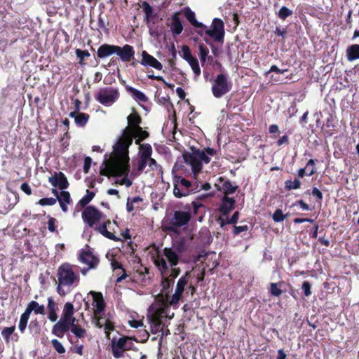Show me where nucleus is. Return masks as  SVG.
<instances>
[{"label":"nucleus","mask_w":359,"mask_h":359,"mask_svg":"<svg viewBox=\"0 0 359 359\" xmlns=\"http://www.w3.org/2000/svg\"><path fill=\"white\" fill-rule=\"evenodd\" d=\"M128 126L122 130L121 136L113 147L115 151L116 158L111 163V172L118 173L117 171L127 170V161L129 158L128 148L131 145V138L128 136L130 131L140 127L142 118L140 115L133 111L127 117Z\"/></svg>","instance_id":"1"},{"label":"nucleus","mask_w":359,"mask_h":359,"mask_svg":"<svg viewBox=\"0 0 359 359\" xmlns=\"http://www.w3.org/2000/svg\"><path fill=\"white\" fill-rule=\"evenodd\" d=\"M79 281V275L73 271L71 265L64 264L59 267L57 291L60 296H65L68 294L72 287L78 285Z\"/></svg>","instance_id":"2"},{"label":"nucleus","mask_w":359,"mask_h":359,"mask_svg":"<svg viewBox=\"0 0 359 359\" xmlns=\"http://www.w3.org/2000/svg\"><path fill=\"white\" fill-rule=\"evenodd\" d=\"M182 250L180 248H165L162 252H158L153 256L155 266L158 268L161 275L168 272L169 268L176 266L180 261V255Z\"/></svg>","instance_id":"3"},{"label":"nucleus","mask_w":359,"mask_h":359,"mask_svg":"<svg viewBox=\"0 0 359 359\" xmlns=\"http://www.w3.org/2000/svg\"><path fill=\"white\" fill-rule=\"evenodd\" d=\"M74 309L71 302H67L63 308L61 318L53 327L52 334L55 336L62 338L66 332H67L76 322L74 317Z\"/></svg>","instance_id":"4"},{"label":"nucleus","mask_w":359,"mask_h":359,"mask_svg":"<svg viewBox=\"0 0 359 359\" xmlns=\"http://www.w3.org/2000/svg\"><path fill=\"white\" fill-rule=\"evenodd\" d=\"M216 151L212 148L208 147L203 150H196L192 153H187L183 155L184 162L191 167L194 174L201 172L202 163H210L211 157L215 154Z\"/></svg>","instance_id":"5"},{"label":"nucleus","mask_w":359,"mask_h":359,"mask_svg":"<svg viewBox=\"0 0 359 359\" xmlns=\"http://www.w3.org/2000/svg\"><path fill=\"white\" fill-rule=\"evenodd\" d=\"M151 315L149 316V321L151 325V331L152 333H157L160 331L162 332L161 337L164 334V331L162 326V319L163 318L171 319L174 316V313L170 312V310L162 305H153L149 309Z\"/></svg>","instance_id":"6"},{"label":"nucleus","mask_w":359,"mask_h":359,"mask_svg":"<svg viewBox=\"0 0 359 359\" xmlns=\"http://www.w3.org/2000/svg\"><path fill=\"white\" fill-rule=\"evenodd\" d=\"M232 83L226 74L221 73L216 76L212 81L211 90L213 96L221 98L231 91Z\"/></svg>","instance_id":"7"},{"label":"nucleus","mask_w":359,"mask_h":359,"mask_svg":"<svg viewBox=\"0 0 359 359\" xmlns=\"http://www.w3.org/2000/svg\"><path fill=\"white\" fill-rule=\"evenodd\" d=\"M116 154H115V151L114 150H113V152L111 154V155L110 156L109 158H107V155L106 154L105 155V159L104 161H103V163H102V167L101 168V170H100V174L102 175H104V176H114V177H118V176H123V185H125L126 187H130L133 182L130 180H129L128 178V172H129V170H130V165H129V159L127 161V170L125 171L123 170H121L119 172V170L117 171L118 173H112L113 172L111 171V170L109 168L111 165V163L113 160H115L116 158Z\"/></svg>","instance_id":"8"},{"label":"nucleus","mask_w":359,"mask_h":359,"mask_svg":"<svg viewBox=\"0 0 359 359\" xmlns=\"http://www.w3.org/2000/svg\"><path fill=\"white\" fill-rule=\"evenodd\" d=\"M120 93L117 88L104 87L98 90L95 95V100L106 107H110L119 98Z\"/></svg>","instance_id":"9"},{"label":"nucleus","mask_w":359,"mask_h":359,"mask_svg":"<svg viewBox=\"0 0 359 359\" xmlns=\"http://www.w3.org/2000/svg\"><path fill=\"white\" fill-rule=\"evenodd\" d=\"M173 177V194L177 198H182L189 196L191 191V183L185 178L178 176L172 171Z\"/></svg>","instance_id":"10"},{"label":"nucleus","mask_w":359,"mask_h":359,"mask_svg":"<svg viewBox=\"0 0 359 359\" xmlns=\"http://www.w3.org/2000/svg\"><path fill=\"white\" fill-rule=\"evenodd\" d=\"M131 346V339L128 337H121L118 340L112 339L111 341L112 353L116 358H121L123 352L129 350Z\"/></svg>","instance_id":"11"},{"label":"nucleus","mask_w":359,"mask_h":359,"mask_svg":"<svg viewBox=\"0 0 359 359\" xmlns=\"http://www.w3.org/2000/svg\"><path fill=\"white\" fill-rule=\"evenodd\" d=\"M95 325L99 328L104 327L106 337L109 339V331L114 330V323L113 317L110 313L102 312L97 315H95Z\"/></svg>","instance_id":"12"},{"label":"nucleus","mask_w":359,"mask_h":359,"mask_svg":"<svg viewBox=\"0 0 359 359\" xmlns=\"http://www.w3.org/2000/svg\"><path fill=\"white\" fill-rule=\"evenodd\" d=\"M205 34L212 38L215 41H222L224 36L223 21L219 18H215L212 20L211 28L207 29Z\"/></svg>","instance_id":"13"},{"label":"nucleus","mask_w":359,"mask_h":359,"mask_svg":"<svg viewBox=\"0 0 359 359\" xmlns=\"http://www.w3.org/2000/svg\"><path fill=\"white\" fill-rule=\"evenodd\" d=\"M102 213L93 206L86 207L82 212V219L92 227L102 217Z\"/></svg>","instance_id":"14"},{"label":"nucleus","mask_w":359,"mask_h":359,"mask_svg":"<svg viewBox=\"0 0 359 359\" xmlns=\"http://www.w3.org/2000/svg\"><path fill=\"white\" fill-rule=\"evenodd\" d=\"M184 289L176 287L175 293L168 297L162 298V302L161 305L170 309V307L173 309L178 308V303L180 300Z\"/></svg>","instance_id":"15"},{"label":"nucleus","mask_w":359,"mask_h":359,"mask_svg":"<svg viewBox=\"0 0 359 359\" xmlns=\"http://www.w3.org/2000/svg\"><path fill=\"white\" fill-rule=\"evenodd\" d=\"M191 219V215L187 211L177 210L170 219V224L175 227L186 225Z\"/></svg>","instance_id":"16"},{"label":"nucleus","mask_w":359,"mask_h":359,"mask_svg":"<svg viewBox=\"0 0 359 359\" xmlns=\"http://www.w3.org/2000/svg\"><path fill=\"white\" fill-rule=\"evenodd\" d=\"M167 273H165L164 275H162L163 276V279L161 281L162 289H161V293L158 295V297H157L158 302L156 304V305L161 304V303L162 302V298L168 297V296L170 295V289L172 287L173 284L175 283V281L170 279L169 277H167Z\"/></svg>","instance_id":"17"},{"label":"nucleus","mask_w":359,"mask_h":359,"mask_svg":"<svg viewBox=\"0 0 359 359\" xmlns=\"http://www.w3.org/2000/svg\"><path fill=\"white\" fill-rule=\"evenodd\" d=\"M79 259L81 263L88 265L89 269H95L100 262L99 258L89 250L82 251Z\"/></svg>","instance_id":"18"},{"label":"nucleus","mask_w":359,"mask_h":359,"mask_svg":"<svg viewBox=\"0 0 359 359\" xmlns=\"http://www.w3.org/2000/svg\"><path fill=\"white\" fill-rule=\"evenodd\" d=\"M48 182L54 187H59L64 190L69 186L67 177L62 172H55L54 174L48 178Z\"/></svg>","instance_id":"19"},{"label":"nucleus","mask_w":359,"mask_h":359,"mask_svg":"<svg viewBox=\"0 0 359 359\" xmlns=\"http://www.w3.org/2000/svg\"><path fill=\"white\" fill-rule=\"evenodd\" d=\"M88 294L92 296L93 299V306H94V315L102 313L105 308V302L102 293L90 291Z\"/></svg>","instance_id":"20"},{"label":"nucleus","mask_w":359,"mask_h":359,"mask_svg":"<svg viewBox=\"0 0 359 359\" xmlns=\"http://www.w3.org/2000/svg\"><path fill=\"white\" fill-rule=\"evenodd\" d=\"M142 58L140 62L142 65L152 67L158 70L162 69V64L158 60H157L154 57L149 55L147 51H142Z\"/></svg>","instance_id":"21"},{"label":"nucleus","mask_w":359,"mask_h":359,"mask_svg":"<svg viewBox=\"0 0 359 359\" xmlns=\"http://www.w3.org/2000/svg\"><path fill=\"white\" fill-rule=\"evenodd\" d=\"M19 196L16 192L8 194L2 201L3 207L6 212L11 210L18 203Z\"/></svg>","instance_id":"22"},{"label":"nucleus","mask_w":359,"mask_h":359,"mask_svg":"<svg viewBox=\"0 0 359 359\" xmlns=\"http://www.w3.org/2000/svg\"><path fill=\"white\" fill-rule=\"evenodd\" d=\"M149 133L144 130L142 127L137 128L135 130L130 131L128 136L131 138V144L135 139V144H140L142 141L149 137Z\"/></svg>","instance_id":"23"},{"label":"nucleus","mask_w":359,"mask_h":359,"mask_svg":"<svg viewBox=\"0 0 359 359\" xmlns=\"http://www.w3.org/2000/svg\"><path fill=\"white\" fill-rule=\"evenodd\" d=\"M116 54L118 55L123 62H128L134 55L135 52L131 46L126 44L123 46V48L118 46V49H116Z\"/></svg>","instance_id":"24"},{"label":"nucleus","mask_w":359,"mask_h":359,"mask_svg":"<svg viewBox=\"0 0 359 359\" xmlns=\"http://www.w3.org/2000/svg\"><path fill=\"white\" fill-rule=\"evenodd\" d=\"M235 203L236 201L233 198L224 196L222 198V203L219 208L221 212L223 215H226L234 208Z\"/></svg>","instance_id":"25"},{"label":"nucleus","mask_w":359,"mask_h":359,"mask_svg":"<svg viewBox=\"0 0 359 359\" xmlns=\"http://www.w3.org/2000/svg\"><path fill=\"white\" fill-rule=\"evenodd\" d=\"M116 49H118L117 46L103 44L97 49V57L100 58L108 57L114 53H116Z\"/></svg>","instance_id":"26"},{"label":"nucleus","mask_w":359,"mask_h":359,"mask_svg":"<svg viewBox=\"0 0 359 359\" xmlns=\"http://www.w3.org/2000/svg\"><path fill=\"white\" fill-rule=\"evenodd\" d=\"M110 224L111 222L109 220H107L104 222L102 225L96 226L95 230L109 239L113 241H118V238H116L112 233L107 230V228L109 227Z\"/></svg>","instance_id":"27"},{"label":"nucleus","mask_w":359,"mask_h":359,"mask_svg":"<svg viewBox=\"0 0 359 359\" xmlns=\"http://www.w3.org/2000/svg\"><path fill=\"white\" fill-rule=\"evenodd\" d=\"M69 116L74 118L76 124L79 126H84L89 119V116L79 111H72Z\"/></svg>","instance_id":"28"},{"label":"nucleus","mask_w":359,"mask_h":359,"mask_svg":"<svg viewBox=\"0 0 359 359\" xmlns=\"http://www.w3.org/2000/svg\"><path fill=\"white\" fill-rule=\"evenodd\" d=\"M48 319L55 322L57 319V304L52 297L48 299Z\"/></svg>","instance_id":"29"},{"label":"nucleus","mask_w":359,"mask_h":359,"mask_svg":"<svg viewBox=\"0 0 359 359\" xmlns=\"http://www.w3.org/2000/svg\"><path fill=\"white\" fill-rule=\"evenodd\" d=\"M170 28L172 33L177 35L180 34L183 30V26L177 13H175L172 17Z\"/></svg>","instance_id":"30"},{"label":"nucleus","mask_w":359,"mask_h":359,"mask_svg":"<svg viewBox=\"0 0 359 359\" xmlns=\"http://www.w3.org/2000/svg\"><path fill=\"white\" fill-rule=\"evenodd\" d=\"M57 199L58 200L60 207L64 212L67 211V205L71 202L70 194L68 191L62 190L60 195L57 196Z\"/></svg>","instance_id":"31"},{"label":"nucleus","mask_w":359,"mask_h":359,"mask_svg":"<svg viewBox=\"0 0 359 359\" xmlns=\"http://www.w3.org/2000/svg\"><path fill=\"white\" fill-rule=\"evenodd\" d=\"M29 314L32 311H34L36 314H45V306L43 305H40L36 301H32L30 302L28 305L27 306V308L25 309Z\"/></svg>","instance_id":"32"},{"label":"nucleus","mask_w":359,"mask_h":359,"mask_svg":"<svg viewBox=\"0 0 359 359\" xmlns=\"http://www.w3.org/2000/svg\"><path fill=\"white\" fill-rule=\"evenodd\" d=\"M126 88L127 91L132 95L133 97L135 100L142 102H146L147 101V96L140 90L129 86H127Z\"/></svg>","instance_id":"33"},{"label":"nucleus","mask_w":359,"mask_h":359,"mask_svg":"<svg viewBox=\"0 0 359 359\" xmlns=\"http://www.w3.org/2000/svg\"><path fill=\"white\" fill-rule=\"evenodd\" d=\"M346 57L350 62L359 59V45L354 44L346 49Z\"/></svg>","instance_id":"34"},{"label":"nucleus","mask_w":359,"mask_h":359,"mask_svg":"<svg viewBox=\"0 0 359 359\" xmlns=\"http://www.w3.org/2000/svg\"><path fill=\"white\" fill-rule=\"evenodd\" d=\"M185 16L189 22L196 28H205V25L202 22L197 21L195 16V13L193 12L191 9L187 8L185 11Z\"/></svg>","instance_id":"35"},{"label":"nucleus","mask_w":359,"mask_h":359,"mask_svg":"<svg viewBox=\"0 0 359 359\" xmlns=\"http://www.w3.org/2000/svg\"><path fill=\"white\" fill-rule=\"evenodd\" d=\"M140 158H149L152 153V148L149 144H140Z\"/></svg>","instance_id":"36"},{"label":"nucleus","mask_w":359,"mask_h":359,"mask_svg":"<svg viewBox=\"0 0 359 359\" xmlns=\"http://www.w3.org/2000/svg\"><path fill=\"white\" fill-rule=\"evenodd\" d=\"M238 189V186L233 185L229 180L223 182L221 190L224 193V196L234 193Z\"/></svg>","instance_id":"37"},{"label":"nucleus","mask_w":359,"mask_h":359,"mask_svg":"<svg viewBox=\"0 0 359 359\" xmlns=\"http://www.w3.org/2000/svg\"><path fill=\"white\" fill-rule=\"evenodd\" d=\"M111 266L114 271L120 269V270H121V271L123 273L122 275H121L118 278H117V279H116L117 283L121 282L123 280H124L127 277V275H126L125 271L122 268L121 264L119 263L117 260L112 259L111 262Z\"/></svg>","instance_id":"38"},{"label":"nucleus","mask_w":359,"mask_h":359,"mask_svg":"<svg viewBox=\"0 0 359 359\" xmlns=\"http://www.w3.org/2000/svg\"><path fill=\"white\" fill-rule=\"evenodd\" d=\"M30 314L25 310V312L20 316V322H19V330L21 332H23L26 329L27 324L28 320L29 318Z\"/></svg>","instance_id":"39"},{"label":"nucleus","mask_w":359,"mask_h":359,"mask_svg":"<svg viewBox=\"0 0 359 359\" xmlns=\"http://www.w3.org/2000/svg\"><path fill=\"white\" fill-rule=\"evenodd\" d=\"M142 8L144 12L145 13V20L147 24L148 25L150 22L151 18L153 15V8L146 1L142 2Z\"/></svg>","instance_id":"40"},{"label":"nucleus","mask_w":359,"mask_h":359,"mask_svg":"<svg viewBox=\"0 0 359 359\" xmlns=\"http://www.w3.org/2000/svg\"><path fill=\"white\" fill-rule=\"evenodd\" d=\"M69 330H71V332L78 338L84 337L86 333L85 329L77 325L76 323Z\"/></svg>","instance_id":"41"},{"label":"nucleus","mask_w":359,"mask_h":359,"mask_svg":"<svg viewBox=\"0 0 359 359\" xmlns=\"http://www.w3.org/2000/svg\"><path fill=\"white\" fill-rule=\"evenodd\" d=\"M187 62L191 66L194 73L195 74L196 77H198L201 74V68L199 67L198 60L194 57L193 59H191V60Z\"/></svg>","instance_id":"42"},{"label":"nucleus","mask_w":359,"mask_h":359,"mask_svg":"<svg viewBox=\"0 0 359 359\" xmlns=\"http://www.w3.org/2000/svg\"><path fill=\"white\" fill-rule=\"evenodd\" d=\"M301 186V182L298 179H295L294 181L287 180L285 182V189L287 190L297 189Z\"/></svg>","instance_id":"43"},{"label":"nucleus","mask_w":359,"mask_h":359,"mask_svg":"<svg viewBox=\"0 0 359 359\" xmlns=\"http://www.w3.org/2000/svg\"><path fill=\"white\" fill-rule=\"evenodd\" d=\"M95 196V194L89 190L86 191V194L79 201L81 206L86 205Z\"/></svg>","instance_id":"44"},{"label":"nucleus","mask_w":359,"mask_h":359,"mask_svg":"<svg viewBox=\"0 0 359 359\" xmlns=\"http://www.w3.org/2000/svg\"><path fill=\"white\" fill-rule=\"evenodd\" d=\"M239 213L238 212H235L233 215L231 216V217L229 219H227L226 222L222 219H219V224L222 227H223L226 224H236L238 219Z\"/></svg>","instance_id":"45"},{"label":"nucleus","mask_w":359,"mask_h":359,"mask_svg":"<svg viewBox=\"0 0 359 359\" xmlns=\"http://www.w3.org/2000/svg\"><path fill=\"white\" fill-rule=\"evenodd\" d=\"M292 14V11L285 6H283L278 11V16L282 19L285 20L287 17Z\"/></svg>","instance_id":"46"},{"label":"nucleus","mask_w":359,"mask_h":359,"mask_svg":"<svg viewBox=\"0 0 359 359\" xmlns=\"http://www.w3.org/2000/svg\"><path fill=\"white\" fill-rule=\"evenodd\" d=\"M51 344L57 353L62 354L65 352V348H64L63 345L57 339H52Z\"/></svg>","instance_id":"47"},{"label":"nucleus","mask_w":359,"mask_h":359,"mask_svg":"<svg viewBox=\"0 0 359 359\" xmlns=\"http://www.w3.org/2000/svg\"><path fill=\"white\" fill-rule=\"evenodd\" d=\"M200 58L202 62H205L209 50L203 44L199 45Z\"/></svg>","instance_id":"48"},{"label":"nucleus","mask_w":359,"mask_h":359,"mask_svg":"<svg viewBox=\"0 0 359 359\" xmlns=\"http://www.w3.org/2000/svg\"><path fill=\"white\" fill-rule=\"evenodd\" d=\"M287 215H283V211L280 209H278L275 211L273 215V219L275 222H283Z\"/></svg>","instance_id":"49"},{"label":"nucleus","mask_w":359,"mask_h":359,"mask_svg":"<svg viewBox=\"0 0 359 359\" xmlns=\"http://www.w3.org/2000/svg\"><path fill=\"white\" fill-rule=\"evenodd\" d=\"M182 57L187 61L189 62L194 57L191 53L190 49L187 46H182Z\"/></svg>","instance_id":"50"},{"label":"nucleus","mask_w":359,"mask_h":359,"mask_svg":"<svg viewBox=\"0 0 359 359\" xmlns=\"http://www.w3.org/2000/svg\"><path fill=\"white\" fill-rule=\"evenodd\" d=\"M15 329V328L14 326L5 327L1 332L2 337L8 341L10 339V337L13 333Z\"/></svg>","instance_id":"51"},{"label":"nucleus","mask_w":359,"mask_h":359,"mask_svg":"<svg viewBox=\"0 0 359 359\" xmlns=\"http://www.w3.org/2000/svg\"><path fill=\"white\" fill-rule=\"evenodd\" d=\"M270 292L273 296L279 297L283 291L278 287L277 283H272L270 284Z\"/></svg>","instance_id":"52"},{"label":"nucleus","mask_w":359,"mask_h":359,"mask_svg":"<svg viewBox=\"0 0 359 359\" xmlns=\"http://www.w3.org/2000/svg\"><path fill=\"white\" fill-rule=\"evenodd\" d=\"M56 203V199L53 198H43L39 201L38 203L41 205H53Z\"/></svg>","instance_id":"53"},{"label":"nucleus","mask_w":359,"mask_h":359,"mask_svg":"<svg viewBox=\"0 0 359 359\" xmlns=\"http://www.w3.org/2000/svg\"><path fill=\"white\" fill-rule=\"evenodd\" d=\"M170 269H171V270H170V274L168 276H167V277H169L170 279L175 281V279L180 273V268H176L175 266L170 268Z\"/></svg>","instance_id":"54"},{"label":"nucleus","mask_w":359,"mask_h":359,"mask_svg":"<svg viewBox=\"0 0 359 359\" xmlns=\"http://www.w3.org/2000/svg\"><path fill=\"white\" fill-rule=\"evenodd\" d=\"M189 272H187L184 276H182L177 281L176 287L184 289L187 283V277L189 276Z\"/></svg>","instance_id":"55"},{"label":"nucleus","mask_w":359,"mask_h":359,"mask_svg":"<svg viewBox=\"0 0 359 359\" xmlns=\"http://www.w3.org/2000/svg\"><path fill=\"white\" fill-rule=\"evenodd\" d=\"M76 55L80 59V62L86 57H89L90 54L88 50H81L80 49L76 50Z\"/></svg>","instance_id":"56"},{"label":"nucleus","mask_w":359,"mask_h":359,"mask_svg":"<svg viewBox=\"0 0 359 359\" xmlns=\"http://www.w3.org/2000/svg\"><path fill=\"white\" fill-rule=\"evenodd\" d=\"M302 290L305 296L309 297L311 294V284L308 281H304L302 284Z\"/></svg>","instance_id":"57"},{"label":"nucleus","mask_w":359,"mask_h":359,"mask_svg":"<svg viewBox=\"0 0 359 359\" xmlns=\"http://www.w3.org/2000/svg\"><path fill=\"white\" fill-rule=\"evenodd\" d=\"M48 229L50 231L54 232L55 231V222L56 219L53 217H48Z\"/></svg>","instance_id":"58"},{"label":"nucleus","mask_w":359,"mask_h":359,"mask_svg":"<svg viewBox=\"0 0 359 359\" xmlns=\"http://www.w3.org/2000/svg\"><path fill=\"white\" fill-rule=\"evenodd\" d=\"M233 233L234 235H238V233L246 231L248 229V226L247 225L243 226H233Z\"/></svg>","instance_id":"59"},{"label":"nucleus","mask_w":359,"mask_h":359,"mask_svg":"<svg viewBox=\"0 0 359 359\" xmlns=\"http://www.w3.org/2000/svg\"><path fill=\"white\" fill-rule=\"evenodd\" d=\"M92 159L90 157H86L84 159V165H83V171L85 173H88L89 172V169L90 168Z\"/></svg>","instance_id":"60"},{"label":"nucleus","mask_w":359,"mask_h":359,"mask_svg":"<svg viewBox=\"0 0 359 359\" xmlns=\"http://www.w3.org/2000/svg\"><path fill=\"white\" fill-rule=\"evenodd\" d=\"M20 189L27 195H31L32 194V189H31L29 185L27 183H26V182L22 183L21 184Z\"/></svg>","instance_id":"61"},{"label":"nucleus","mask_w":359,"mask_h":359,"mask_svg":"<svg viewBox=\"0 0 359 359\" xmlns=\"http://www.w3.org/2000/svg\"><path fill=\"white\" fill-rule=\"evenodd\" d=\"M148 159L149 158H140V161L138 165V170L140 171L143 170L146 165H148Z\"/></svg>","instance_id":"62"},{"label":"nucleus","mask_w":359,"mask_h":359,"mask_svg":"<svg viewBox=\"0 0 359 359\" xmlns=\"http://www.w3.org/2000/svg\"><path fill=\"white\" fill-rule=\"evenodd\" d=\"M148 165L151 168V169L152 170H157V168H158V164H157L156 160L151 158V156L148 159Z\"/></svg>","instance_id":"63"},{"label":"nucleus","mask_w":359,"mask_h":359,"mask_svg":"<svg viewBox=\"0 0 359 359\" xmlns=\"http://www.w3.org/2000/svg\"><path fill=\"white\" fill-rule=\"evenodd\" d=\"M312 195L316 196L318 200H322L323 198V194L321 191L316 187L313 189Z\"/></svg>","instance_id":"64"}]
</instances>
